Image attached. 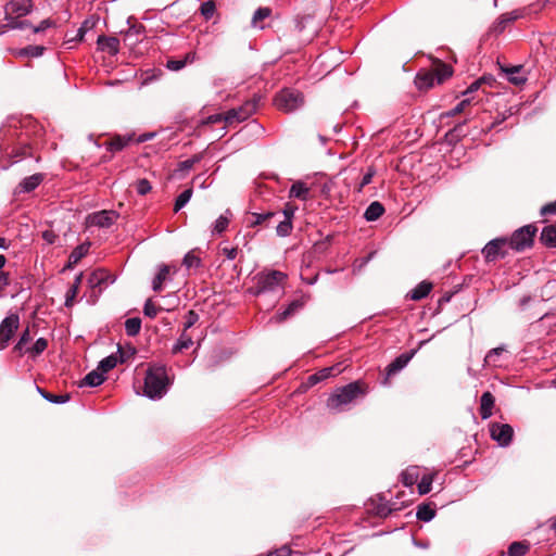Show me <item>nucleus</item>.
<instances>
[{
  "label": "nucleus",
  "instance_id": "f257e3e1",
  "mask_svg": "<svg viewBox=\"0 0 556 556\" xmlns=\"http://www.w3.org/2000/svg\"><path fill=\"white\" fill-rule=\"evenodd\" d=\"M367 393V386L361 380L337 388L327 399V407L332 413H342L350 409L358 399Z\"/></svg>",
  "mask_w": 556,
  "mask_h": 556
},
{
  "label": "nucleus",
  "instance_id": "f03ea898",
  "mask_svg": "<svg viewBox=\"0 0 556 556\" xmlns=\"http://www.w3.org/2000/svg\"><path fill=\"white\" fill-rule=\"evenodd\" d=\"M170 383L166 367L152 365L146 372L143 395L151 400H160L166 394Z\"/></svg>",
  "mask_w": 556,
  "mask_h": 556
},
{
  "label": "nucleus",
  "instance_id": "7ed1b4c3",
  "mask_svg": "<svg viewBox=\"0 0 556 556\" xmlns=\"http://www.w3.org/2000/svg\"><path fill=\"white\" fill-rule=\"evenodd\" d=\"M287 278V274L280 270H263L254 277L255 286L249 292L254 295L282 292Z\"/></svg>",
  "mask_w": 556,
  "mask_h": 556
},
{
  "label": "nucleus",
  "instance_id": "20e7f679",
  "mask_svg": "<svg viewBox=\"0 0 556 556\" xmlns=\"http://www.w3.org/2000/svg\"><path fill=\"white\" fill-rule=\"evenodd\" d=\"M453 70L443 62H437L430 70H420L415 77V85L419 90H428L442 84L451 77Z\"/></svg>",
  "mask_w": 556,
  "mask_h": 556
},
{
  "label": "nucleus",
  "instance_id": "39448f33",
  "mask_svg": "<svg viewBox=\"0 0 556 556\" xmlns=\"http://www.w3.org/2000/svg\"><path fill=\"white\" fill-rule=\"evenodd\" d=\"M304 104V97L302 92L295 89H282L275 97V105L278 110L283 112H293Z\"/></svg>",
  "mask_w": 556,
  "mask_h": 556
},
{
  "label": "nucleus",
  "instance_id": "423d86ee",
  "mask_svg": "<svg viewBox=\"0 0 556 556\" xmlns=\"http://www.w3.org/2000/svg\"><path fill=\"white\" fill-rule=\"evenodd\" d=\"M260 97H253V99L245 101L239 108L231 109L226 112V124L232 125L233 123H241L248 119L251 115L256 112Z\"/></svg>",
  "mask_w": 556,
  "mask_h": 556
},
{
  "label": "nucleus",
  "instance_id": "0eeeda50",
  "mask_svg": "<svg viewBox=\"0 0 556 556\" xmlns=\"http://www.w3.org/2000/svg\"><path fill=\"white\" fill-rule=\"evenodd\" d=\"M536 228L532 225H527L516 230L510 238V245L516 251H522L533 243V237Z\"/></svg>",
  "mask_w": 556,
  "mask_h": 556
},
{
  "label": "nucleus",
  "instance_id": "6e6552de",
  "mask_svg": "<svg viewBox=\"0 0 556 556\" xmlns=\"http://www.w3.org/2000/svg\"><path fill=\"white\" fill-rule=\"evenodd\" d=\"M20 325L16 314L7 316L0 324V351L4 350Z\"/></svg>",
  "mask_w": 556,
  "mask_h": 556
},
{
  "label": "nucleus",
  "instance_id": "1a4fd4ad",
  "mask_svg": "<svg viewBox=\"0 0 556 556\" xmlns=\"http://www.w3.org/2000/svg\"><path fill=\"white\" fill-rule=\"evenodd\" d=\"M118 213L115 211H99L89 214L86 217L87 226H96L99 228H109L114 224V222L118 218Z\"/></svg>",
  "mask_w": 556,
  "mask_h": 556
},
{
  "label": "nucleus",
  "instance_id": "9d476101",
  "mask_svg": "<svg viewBox=\"0 0 556 556\" xmlns=\"http://www.w3.org/2000/svg\"><path fill=\"white\" fill-rule=\"evenodd\" d=\"M490 434L501 446H508L513 440L514 429L507 424L494 422L490 427Z\"/></svg>",
  "mask_w": 556,
  "mask_h": 556
},
{
  "label": "nucleus",
  "instance_id": "9b49d317",
  "mask_svg": "<svg viewBox=\"0 0 556 556\" xmlns=\"http://www.w3.org/2000/svg\"><path fill=\"white\" fill-rule=\"evenodd\" d=\"M87 282L90 289H98L99 292H101L110 283H113L114 279L108 270L103 268H97L89 275Z\"/></svg>",
  "mask_w": 556,
  "mask_h": 556
},
{
  "label": "nucleus",
  "instance_id": "f8f14e48",
  "mask_svg": "<svg viewBox=\"0 0 556 556\" xmlns=\"http://www.w3.org/2000/svg\"><path fill=\"white\" fill-rule=\"evenodd\" d=\"M366 509L368 513L381 518L389 516L390 513L392 511V508L389 505V501L381 495H376L371 497L366 503Z\"/></svg>",
  "mask_w": 556,
  "mask_h": 556
},
{
  "label": "nucleus",
  "instance_id": "ddd939ff",
  "mask_svg": "<svg viewBox=\"0 0 556 556\" xmlns=\"http://www.w3.org/2000/svg\"><path fill=\"white\" fill-rule=\"evenodd\" d=\"M528 8L513 10L511 12L502 14L493 26L495 33H502L508 23L517 21L529 13Z\"/></svg>",
  "mask_w": 556,
  "mask_h": 556
},
{
  "label": "nucleus",
  "instance_id": "4468645a",
  "mask_svg": "<svg viewBox=\"0 0 556 556\" xmlns=\"http://www.w3.org/2000/svg\"><path fill=\"white\" fill-rule=\"evenodd\" d=\"M90 242H84L79 245H77L70 254L68 256V261H67V264L65 265V267L63 268V271L66 270V269H72L75 267V265L78 264V262L85 257L88 252H89V249H90Z\"/></svg>",
  "mask_w": 556,
  "mask_h": 556
},
{
  "label": "nucleus",
  "instance_id": "2eb2a0df",
  "mask_svg": "<svg viewBox=\"0 0 556 556\" xmlns=\"http://www.w3.org/2000/svg\"><path fill=\"white\" fill-rule=\"evenodd\" d=\"M505 244V239H493L485 244V247L482 249V253L488 261H494L498 257L501 250Z\"/></svg>",
  "mask_w": 556,
  "mask_h": 556
},
{
  "label": "nucleus",
  "instance_id": "dca6fc26",
  "mask_svg": "<svg viewBox=\"0 0 556 556\" xmlns=\"http://www.w3.org/2000/svg\"><path fill=\"white\" fill-rule=\"evenodd\" d=\"M100 50L116 55L119 51V39L116 37L99 36L97 40Z\"/></svg>",
  "mask_w": 556,
  "mask_h": 556
},
{
  "label": "nucleus",
  "instance_id": "f3484780",
  "mask_svg": "<svg viewBox=\"0 0 556 556\" xmlns=\"http://www.w3.org/2000/svg\"><path fill=\"white\" fill-rule=\"evenodd\" d=\"M31 8L30 0H13L7 4V12L17 16H25L30 13Z\"/></svg>",
  "mask_w": 556,
  "mask_h": 556
},
{
  "label": "nucleus",
  "instance_id": "a211bd4d",
  "mask_svg": "<svg viewBox=\"0 0 556 556\" xmlns=\"http://www.w3.org/2000/svg\"><path fill=\"white\" fill-rule=\"evenodd\" d=\"M134 140V135L121 136L116 135L111 140L104 143L108 151L114 153L122 151Z\"/></svg>",
  "mask_w": 556,
  "mask_h": 556
},
{
  "label": "nucleus",
  "instance_id": "6ab92c4d",
  "mask_svg": "<svg viewBox=\"0 0 556 556\" xmlns=\"http://www.w3.org/2000/svg\"><path fill=\"white\" fill-rule=\"evenodd\" d=\"M495 399L491 392L486 391L480 399V416L482 419H488L492 416Z\"/></svg>",
  "mask_w": 556,
  "mask_h": 556
},
{
  "label": "nucleus",
  "instance_id": "aec40b11",
  "mask_svg": "<svg viewBox=\"0 0 556 556\" xmlns=\"http://www.w3.org/2000/svg\"><path fill=\"white\" fill-rule=\"evenodd\" d=\"M522 70L521 65L518 66H510V67H502V71L506 74L507 79L509 83L519 86L526 83L527 77L523 75H520V72Z\"/></svg>",
  "mask_w": 556,
  "mask_h": 556
},
{
  "label": "nucleus",
  "instance_id": "412c9836",
  "mask_svg": "<svg viewBox=\"0 0 556 556\" xmlns=\"http://www.w3.org/2000/svg\"><path fill=\"white\" fill-rule=\"evenodd\" d=\"M541 241L545 247L556 249V224L547 225L542 229Z\"/></svg>",
  "mask_w": 556,
  "mask_h": 556
},
{
  "label": "nucleus",
  "instance_id": "4be33fe9",
  "mask_svg": "<svg viewBox=\"0 0 556 556\" xmlns=\"http://www.w3.org/2000/svg\"><path fill=\"white\" fill-rule=\"evenodd\" d=\"M413 354H401L397 356L389 366L387 367V374L388 376L395 375L400 370H402L410 361Z\"/></svg>",
  "mask_w": 556,
  "mask_h": 556
},
{
  "label": "nucleus",
  "instance_id": "5701e85b",
  "mask_svg": "<svg viewBox=\"0 0 556 556\" xmlns=\"http://www.w3.org/2000/svg\"><path fill=\"white\" fill-rule=\"evenodd\" d=\"M42 180V174H34L31 176L24 178L20 182L18 188L22 192H30L35 190L41 184Z\"/></svg>",
  "mask_w": 556,
  "mask_h": 556
},
{
  "label": "nucleus",
  "instance_id": "b1692460",
  "mask_svg": "<svg viewBox=\"0 0 556 556\" xmlns=\"http://www.w3.org/2000/svg\"><path fill=\"white\" fill-rule=\"evenodd\" d=\"M383 213H384L383 205L378 201H374L366 208V211L364 213V217L367 222H375L378 218H380L383 215Z\"/></svg>",
  "mask_w": 556,
  "mask_h": 556
},
{
  "label": "nucleus",
  "instance_id": "393cba45",
  "mask_svg": "<svg viewBox=\"0 0 556 556\" xmlns=\"http://www.w3.org/2000/svg\"><path fill=\"white\" fill-rule=\"evenodd\" d=\"M432 290V283L429 281H421L410 292L409 298L414 301L425 299Z\"/></svg>",
  "mask_w": 556,
  "mask_h": 556
},
{
  "label": "nucleus",
  "instance_id": "a878e982",
  "mask_svg": "<svg viewBox=\"0 0 556 556\" xmlns=\"http://www.w3.org/2000/svg\"><path fill=\"white\" fill-rule=\"evenodd\" d=\"M105 380L104 375L98 369L88 372L80 382V387H98Z\"/></svg>",
  "mask_w": 556,
  "mask_h": 556
},
{
  "label": "nucleus",
  "instance_id": "bb28decb",
  "mask_svg": "<svg viewBox=\"0 0 556 556\" xmlns=\"http://www.w3.org/2000/svg\"><path fill=\"white\" fill-rule=\"evenodd\" d=\"M308 194H309V188L306 186V184H304L302 181L294 182L291 186L290 191H289L290 198H295V199H300L303 201L307 200Z\"/></svg>",
  "mask_w": 556,
  "mask_h": 556
},
{
  "label": "nucleus",
  "instance_id": "cd10ccee",
  "mask_svg": "<svg viewBox=\"0 0 556 556\" xmlns=\"http://www.w3.org/2000/svg\"><path fill=\"white\" fill-rule=\"evenodd\" d=\"M193 345L192 337L187 332L182 331L179 338L177 339L176 343L174 344L172 351L174 354L180 353L185 350H188Z\"/></svg>",
  "mask_w": 556,
  "mask_h": 556
},
{
  "label": "nucleus",
  "instance_id": "c85d7f7f",
  "mask_svg": "<svg viewBox=\"0 0 556 556\" xmlns=\"http://www.w3.org/2000/svg\"><path fill=\"white\" fill-rule=\"evenodd\" d=\"M231 217L230 210H226L213 224L212 235H222L228 227Z\"/></svg>",
  "mask_w": 556,
  "mask_h": 556
},
{
  "label": "nucleus",
  "instance_id": "c756f323",
  "mask_svg": "<svg viewBox=\"0 0 556 556\" xmlns=\"http://www.w3.org/2000/svg\"><path fill=\"white\" fill-rule=\"evenodd\" d=\"M505 352L504 346H498L490 350L484 357L485 366L500 367L502 364L500 362V357Z\"/></svg>",
  "mask_w": 556,
  "mask_h": 556
},
{
  "label": "nucleus",
  "instance_id": "7c9ffc66",
  "mask_svg": "<svg viewBox=\"0 0 556 556\" xmlns=\"http://www.w3.org/2000/svg\"><path fill=\"white\" fill-rule=\"evenodd\" d=\"M169 267L167 265H161L159 271L152 281V289L155 292H160L163 289V282L168 278Z\"/></svg>",
  "mask_w": 556,
  "mask_h": 556
},
{
  "label": "nucleus",
  "instance_id": "2f4dec72",
  "mask_svg": "<svg viewBox=\"0 0 556 556\" xmlns=\"http://www.w3.org/2000/svg\"><path fill=\"white\" fill-rule=\"evenodd\" d=\"M270 14H271V10L269 8H267V7L258 8L253 14L251 25L255 28L263 29L264 25L262 24V22L264 20H266L267 17H269Z\"/></svg>",
  "mask_w": 556,
  "mask_h": 556
},
{
  "label": "nucleus",
  "instance_id": "473e14b6",
  "mask_svg": "<svg viewBox=\"0 0 556 556\" xmlns=\"http://www.w3.org/2000/svg\"><path fill=\"white\" fill-rule=\"evenodd\" d=\"M194 59H195L194 53H187L186 56L181 60H168L166 66L170 71H180L188 63H192L194 61Z\"/></svg>",
  "mask_w": 556,
  "mask_h": 556
},
{
  "label": "nucleus",
  "instance_id": "72a5a7b5",
  "mask_svg": "<svg viewBox=\"0 0 556 556\" xmlns=\"http://www.w3.org/2000/svg\"><path fill=\"white\" fill-rule=\"evenodd\" d=\"M419 479V468L409 467L402 472V482L406 486L414 485Z\"/></svg>",
  "mask_w": 556,
  "mask_h": 556
},
{
  "label": "nucleus",
  "instance_id": "f704fd0d",
  "mask_svg": "<svg viewBox=\"0 0 556 556\" xmlns=\"http://www.w3.org/2000/svg\"><path fill=\"white\" fill-rule=\"evenodd\" d=\"M118 363V358L115 354H111L100 361L97 369L105 375L108 371L113 369Z\"/></svg>",
  "mask_w": 556,
  "mask_h": 556
},
{
  "label": "nucleus",
  "instance_id": "c9c22d12",
  "mask_svg": "<svg viewBox=\"0 0 556 556\" xmlns=\"http://www.w3.org/2000/svg\"><path fill=\"white\" fill-rule=\"evenodd\" d=\"M45 48L42 46H27L18 50V56L39 58L42 55Z\"/></svg>",
  "mask_w": 556,
  "mask_h": 556
},
{
  "label": "nucleus",
  "instance_id": "e433bc0d",
  "mask_svg": "<svg viewBox=\"0 0 556 556\" xmlns=\"http://www.w3.org/2000/svg\"><path fill=\"white\" fill-rule=\"evenodd\" d=\"M141 320L137 317L128 318L125 321V331L129 337H135L140 332Z\"/></svg>",
  "mask_w": 556,
  "mask_h": 556
},
{
  "label": "nucleus",
  "instance_id": "4c0bfd02",
  "mask_svg": "<svg viewBox=\"0 0 556 556\" xmlns=\"http://www.w3.org/2000/svg\"><path fill=\"white\" fill-rule=\"evenodd\" d=\"M435 511L429 505L422 504L417 507L416 517L421 521L428 522L433 519Z\"/></svg>",
  "mask_w": 556,
  "mask_h": 556
},
{
  "label": "nucleus",
  "instance_id": "58836bf2",
  "mask_svg": "<svg viewBox=\"0 0 556 556\" xmlns=\"http://www.w3.org/2000/svg\"><path fill=\"white\" fill-rule=\"evenodd\" d=\"M38 391L42 395V397L46 399L47 401H49L50 403L63 404L70 400L68 394H58L56 395V394L49 393L40 388H38Z\"/></svg>",
  "mask_w": 556,
  "mask_h": 556
},
{
  "label": "nucleus",
  "instance_id": "ea45409f",
  "mask_svg": "<svg viewBox=\"0 0 556 556\" xmlns=\"http://www.w3.org/2000/svg\"><path fill=\"white\" fill-rule=\"evenodd\" d=\"M192 197V189L188 188L184 190L176 199L174 211L178 212L180 211L191 199Z\"/></svg>",
  "mask_w": 556,
  "mask_h": 556
},
{
  "label": "nucleus",
  "instance_id": "a19ab883",
  "mask_svg": "<svg viewBox=\"0 0 556 556\" xmlns=\"http://www.w3.org/2000/svg\"><path fill=\"white\" fill-rule=\"evenodd\" d=\"M300 303L298 301H293L292 303L289 304V306L287 308H285L282 312H279L276 316H275V319L277 323H280V321H283L286 320L288 317H290L299 307H300Z\"/></svg>",
  "mask_w": 556,
  "mask_h": 556
},
{
  "label": "nucleus",
  "instance_id": "79ce46f5",
  "mask_svg": "<svg viewBox=\"0 0 556 556\" xmlns=\"http://www.w3.org/2000/svg\"><path fill=\"white\" fill-rule=\"evenodd\" d=\"M433 482V475H424L418 483V492L419 494H428L431 491V485Z\"/></svg>",
  "mask_w": 556,
  "mask_h": 556
},
{
  "label": "nucleus",
  "instance_id": "37998d69",
  "mask_svg": "<svg viewBox=\"0 0 556 556\" xmlns=\"http://www.w3.org/2000/svg\"><path fill=\"white\" fill-rule=\"evenodd\" d=\"M200 12L205 20H211L216 12V4L213 0L205 1L200 7Z\"/></svg>",
  "mask_w": 556,
  "mask_h": 556
},
{
  "label": "nucleus",
  "instance_id": "c03bdc74",
  "mask_svg": "<svg viewBox=\"0 0 556 556\" xmlns=\"http://www.w3.org/2000/svg\"><path fill=\"white\" fill-rule=\"evenodd\" d=\"M182 264L187 269L198 268L201 265V260L193 253V251H190L185 255Z\"/></svg>",
  "mask_w": 556,
  "mask_h": 556
},
{
  "label": "nucleus",
  "instance_id": "a18cd8bd",
  "mask_svg": "<svg viewBox=\"0 0 556 556\" xmlns=\"http://www.w3.org/2000/svg\"><path fill=\"white\" fill-rule=\"evenodd\" d=\"M528 552V545L514 542L509 545L507 555L508 556H523Z\"/></svg>",
  "mask_w": 556,
  "mask_h": 556
},
{
  "label": "nucleus",
  "instance_id": "49530a36",
  "mask_svg": "<svg viewBox=\"0 0 556 556\" xmlns=\"http://www.w3.org/2000/svg\"><path fill=\"white\" fill-rule=\"evenodd\" d=\"M276 216V213L274 212H267V213H254L253 214V220L251 222V226H257L266 223L270 218H274Z\"/></svg>",
  "mask_w": 556,
  "mask_h": 556
},
{
  "label": "nucleus",
  "instance_id": "de8ad7c7",
  "mask_svg": "<svg viewBox=\"0 0 556 556\" xmlns=\"http://www.w3.org/2000/svg\"><path fill=\"white\" fill-rule=\"evenodd\" d=\"M292 228V222L283 219L277 225L276 231L279 237H287L291 233Z\"/></svg>",
  "mask_w": 556,
  "mask_h": 556
},
{
  "label": "nucleus",
  "instance_id": "09e8293b",
  "mask_svg": "<svg viewBox=\"0 0 556 556\" xmlns=\"http://www.w3.org/2000/svg\"><path fill=\"white\" fill-rule=\"evenodd\" d=\"M340 372H341L340 365H334L331 367H326V368L320 369L319 376L321 377L323 380H326L330 377L337 376Z\"/></svg>",
  "mask_w": 556,
  "mask_h": 556
},
{
  "label": "nucleus",
  "instance_id": "8fccbe9b",
  "mask_svg": "<svg viewBox=\"0 0 556 556\" xmlns=\"http://www.w3.org/2000/svg\"><path fill=\"white\" fill-rule=\"evenodd\" d=\"M160 308L155 306L151 299L147 300L143 306V313L149 318H155Z\"/></svg>",
  "mask_w": 556,
  "mask_h": 556
},
{
  "label": "nucleus",
  "instance_id": "3c124183",
  "mask_svg": "<svg viewBox=\"0 0 556 556\" xmlns=\"http://www.w3.org/2000/svg\"><path fill=\"white\" fill-rule=\"evenodd\" d=\"M375 174H376V170L372 167H369L367 169V172L364 174L358 187L356 188V191L362 192L363 188L371 182Z\"/></svg>",
  "mask_w": 556,
  "mask_h": 556
},
{
  "label": "nucleus",
  "instance_id": "603ef678",
  "mask_svg": "<svg viewBox=\"0 0 556 556\" xmlns=\"http://www.w3.org/2000/svg\"><path fill=\"white\" fill-rule=\"evenodd\" d=\"M152 189L150 181L146 178L139 179L136 182V190L140 195H146Z\"/></svg>",
  "mask_w": 556,
  "mask_h": 556
},
{
  "label": "nucleus",
  "instance_id": "864d4df0",
  "mask_svg": "<svg viewBox=\"0 0 556 556\" xmlns=\"http://www.w3.org/2000/svg\"><path fill=\"white\" fill-rule=\"evenodd\" d=\"M470 104V99H464L462 100L454 109L446 112L445 115L447 117H453L462 112Z\"/></svg>",
  "mask_w": 556,
  "mask_h": 556
},
{
  "label": "nucleus",
  "instance_id": "5fc2aeb1",
  "mask_svg": "<svg viewBox=\"0 0 556 556\" xmlns=\"http://www.w3.org/2000/svg\"><path fill=\"white\" fill-rule=\"evenodd\" d=\"M47 346L48 341L45 338H39L36 340L30 351L34 355H39L47 349Z\"/></svg>",
  "mask_w": 556,
  "mask_h": 556
},
{
  "label": "nucleus",
  "instance_id": "6e6d98bb",
  "mask_svg": "<svg viewBox=\"0 0 556 556\" xmlns=\"http://www.w3.org/2000/svg\"><path fill=\"white\" fill-rule=\"evenodd\" d=\"M30 340V334H29V329L27 328L22 334H21V338L20 340L17 341V343L15 344L14 346V350L22 353L23 352V349L25 346V344L28 343V341Z\"/></svg>",
  "mask_w": 556,
  "mask_h": 556
},
{
  "label": "nucleus",
  "instance_id": "4d7b16f0",
  "mask_svg": "<svg viewBox=\"0 0 556 556\" xmlns=\"http://www.w3.org/2000/svg\"><path fill=\"white\" fill-rule=\"evenodd\" d=\"M226 123V113L225 114H213L207 116L206 118L201 121L202 125L217 124V123Z\"/></svg>",
  "mask_w": 556,
  "mask_h": 556
},
{
  "label": "nucleus",
  "instance_id": "13d9d810",
  "mask_svg": "<svg viewBox=\"0 0 556 556\" xmlns=\"http://www.w3.org/2000/svg\"><path fill=\"white\" fill-rule=\"evenodd\" d=\"M199 320V315L194 311H189L186 315V321L184 324V330L187 331Z\"/></svg>",
  "mask_w": 556,
  "mask_h": 556
},
{
  "label": "nucleus",
  "instance_id": "bf43d9fd",
  "mask_svg": "<svg viewBox=\"0 0 556 556\" xmlns=\"http://www.w3.org/2000/svg\"><path fill=\"white\" fill-rule=\"evenodd\" d=\"M78 291L79 290L70 287V289L67 290V292L65 294V306L66 307H71L73 305V303L78 294Z\"/></svg>",
  "mask_w": 556,
  "mask_h": 556
},
{
  "label": "nucleus",
  "instance_id": "052dcab7",
  "mask_svg": "<svg viewBox=\"0 0 556 556\" xmlns=\"http://www.w3.org/2000/svg\"><path fill=\"white\" fill-rule=\"evenodd\" d=\"M556 213V200L554 202L547 203L541 207V215H552Z\"/></svg>",
  "mask_w": 556,
  "mask_h": 556
},
{
  "label": "nucleus",
  "instance_id": "680f3d73",
  "mask_svg": "<svg viewBox=\"0 0 556 556\" xmlns=\"http://www.w3.org/2000/svg\"><path fill=\"white\" fill-rule=\"evenodd\" d=\"M295 210L296 207H294L293 205L287 204L282 211L285 219L292 222L295 214Z\"/></svg>",
  "mask_w": 556,
  "mask_h": 556
},
{
  "label": "nucleus",
  "instance_id": "e2e57ef3",
  "mask_svg": "<svg viewBox=\"0 0 556 556\" xmlns=\"http://www.w3.org/2000/svg\"><path fill=\"white\" fill-rule=\"evenodd\" d=\"M9 285V275L4 271H0V296L4 295V290Z\"/></svg>",
  "mask_w": 556,
  "mask_h": 556
},
{
  "label": "nucleus",
  "instance_id": "0e129e2a",
  "mask_svg": "<svg viewBox=\"0 0 556 556\" xmlns=\"http://www.w3.org/2000/svg\"><path fill=\"white\" fill-rule=\"evenodd\" d=\"M53 25V22L49 18L43 20L40 22V24L33 28V31L35 34L46 30L47 28L51 27Z\"/></svg>",
  "mask_w": 556,
  "mask_h": 556
},
{
  "label": "nucleus",
  "instance_id": "69168bd1",
  "mask_svg": "<svg viewBox=\"0 0 556 556\" xmlns=\"http://www.w3.org/2000/svg\"><path fill=\"white\" fill-rule=\"evenodd\" d=\"M290 556L291 555V548L289 546H282L278 549H276L273 553H269L268 556Z\"/></svg>",
  "mask_w": 556,
  "mask_h": 556
},
{
  "label": "nucleus",
  "instance_id": "338daca9",
  "mask_svg": "<svg viewBox=\"0 0 556 556\" xmlns=\"http://www.w3.org/2000/svg\"><path fill=\"white\" fill-rule=\"evenodd\" d=\"M223 253L225 254V256L228 260L232 261L238 255V249L237 248H223Z\"/></svg>",
  "mask_w": 556,
  "mask_h": 556
},
{
  "label": "nucleus",
  "instance_id": "774afa93",
  "mask_svg": "<svg viewBox=\"0 0 556 556\" xmlns=\"http://www.w3.org/2000/svg\"><path fill=\"white\" fill-rule=\"evenodd\" d=\"M198 161H199L198 157L189 159V160H186V161L181 162L179 164V166L184 170H189V169H191L193 167L194 163L198 162Z\"/></svg>",
  "mask_w": 556,
  "mask_h": 556
}]
</instances>
